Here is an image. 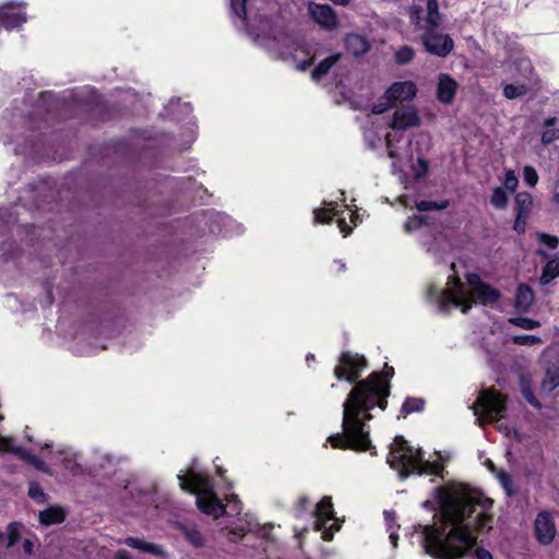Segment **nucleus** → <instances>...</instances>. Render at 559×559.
Listing matches in <instances>:
<instances>
[{"mask_svg": "<svg viewBox=\"0 0 559 559\" xmlns=\"http://www.w3.org/2000/svg\"><path fill=\"white\" fill-rule=\"evenodd\" d=\"M393 374H394V369L392 367H389L388 365H385L384 376L386 378H391V377H393Z\"/></svg>", "mask_w": 559, "mask_h": 559, "instance_id": "nucleus-56", "label": "nucleus"}, {"mask_svg": "<svg viewBox=\"0 0 559 559\" xmlns=\"http://www.w3.org/2000/svg\"><path fill=\"white\" fill-rule=\"evenodd\" d=\"M312 63V59L304 61L297 66L298 70L305 71Z\"/></svg>", "mask_w": 559, "mask_h": 559, "instance_id": "nucleus-54", "label": "nucleus"}, {"mask_svg": "<svg viewBox=\"0 0 559 559\" xmlns=\"http://www.w3.org/2000/svg\"><path fill=\"white\" fill-rule=\"evenodd\" d=\"M11 442H12L11 439L3 438L0 436V450H10L13 453H15L16 455H19L22 460H24L25 462H27L28 464L34 466L36 469L41 471L48 475L52 474L51 471L47 467L46 463L43 460H40L38 456L32 454L31 452H28L27 450H25L23 448L19 447V448L12 449Z\"/></svg>", "mask_w": 559, "mask_h": 559, "instance_id": "nucleus-12", "label": "nucleus"}, {"mask_svg": "<svg viewBox=\"0 0 559 559\" xmlns=\"http://www.w3.org/2000/svg\"><path fill=\"white\" fill-rule=\"evenodd\" d=\"M341 53H334L323 59L311 73V78L313 80H320L322 76L329 73L331 68L340 60Z\"/></svg>", "mask_w": 559, "mask_h": 559, "instance_id": "nucleus-24", "label": "nucleus"}, {"mask_svg": "<svg viewBox=\"0 0 559 559\" xmlns=\"http://www.w3.org/2000/svg\"><path fill=\"white\" fill-rule=\"evenodd\" d=\"M28 496L39 503H44L47 499V495L36 484L29 486Z\"/></svg>", "mask_w": 559, "mask_h": 559, "instance_id": "nucleus-44", "label": "nucleus"}, {"mask_svg": "<svg viewBox=\"0 0 559 559\" xmlns=\"http://www.w3.org/2000/svg\"><path fill=\"white\" fill-rule=\"evenodd\" d=\"M537 239L540 243L547 246L551 250L556 249L559 245V238L557 236L546 233H537Z\"/></svg>", "mask_w": 559, "mask_h": 559, "instance_id": "nucleus-41", "label": "nucleus"}, {"mask_svg": "<svg viewBox=\"0 0 559 559\" xmlns=\"http://www.w3.org/2000/svg\"><path fill=\"white\" fill-rule=\"evenodd\" d=\"M62 464L66 469L70 471L73 475L83 473L82 466L76 462L74 456H67L63 459Z\"/></svg>", "mask_w": 559, "mask_h": 559, "instance_id": "nucleus-42", "label": "nucleus"}, {"mask_svg": "<svg viewBox=\"0 0 559 559\" xmlns=\"http://www.w3.org/2000/svg\"><path fill=\"white\" fill-rule=\"evenodd\" d=\"M25 527L21 522H11L5 531L7 534V544L5 548H11L14 546L21 538Z\"/></svg>", "mask_w": 559, "mask_h": 559, "instance_id": "nucleus-25", "label": "nucleus"}, {"mask_svg": "<svg viewBox=\"0 0 559 559\" xmlns=\"http://www.w3.org/2000/svg\"><path fill=\"white\" fill-rule=\"evenodd\" d=\"M472 408L476 420L483 425V420H497L502 417L506 406L501 394L493 389H488L479 393Z\"/></svg>", "mask_w": 559, "mask_h": 559, "instance_id": "nucleus-6", "label": "nucleus"}, {"mask_svg": "<svg viewBox=\"0 0 559 559\" xmlns=\"http://www.w3.org/2000/svg\"><path fill=\"white\" fill-rule=\"evenodd\" d=\"M26 21V16L22 12H17L12 2L0 7V24L7 29L20 26Z\"/></svg>", "mask_w": 559, "mask_h": 559, "instance_id": "nucleus-15", "label": "nucleus"}, {"mask_svg": "<svg viewBox=\"0 0 559 559\" xmlns=\"http://www.w3.org/2000/svg\"><path fill=\"white\" fill-rule=\"evenodd\" d=\"M439 459L428 461L424 459L421 449H415L402 437L397 436L390 448L388 463L399 472L401 479L412 474L435 475L443 478L444 459L438 453Z\"/></svg>", "mask_w": 559, "mask_h": 559, "instance_id": "nucleus-4", "label": "nucleus"}, {"mask_svg": "<svg viewBox=\"0 0 559 559\" xmlns=\"http://www.w3.org/2000/svg\"><path fill=\"white\" fill-rule=\"evenodd\" d=\"M340 227H341V230L343 233H345V235H347L349 233V228H347V225L344 219L340 221Z\"/></svg>", "mask_w": 559, "mask_h": 559, "instance_id": "nucleus-58", "label": "nucleus"}, {"mask_svg": "<svg viewBox=\"0 0 559 559\" xmlns=\"http://www.w3.org/2000/svg\"><path fill=\"white\" fill-rule=\"evenodd\" d=\"M309 12L312 19L328 29H333L337 25V17L329 4H309Z\"/></svg>", "mask_w": 559, "mask_h": 559, "instance_id": "nucleus-13", "label": "nucleus"}, {"mask_svg": "<svg viewBox=\"0 0 559 559\" xmlns=\"http://www.w3.org/2000/svg\"><path fill=\"white\" fill-rule=\"evenodd\" d=\"M5 544H7V534H5V532L0 531V545L5 547Z\"/></svg>", "mask_w": 559, "mask_h": 559, "instance_id": "nucleus-59", "label": "nucleus"}, {"mask_svg": "<svg viewBox=\"0 0 559 559\" xmlns=\"http://www.w3.org/2000/svg\"><path fill=\"white\" fill-rule=\"evenodd\" d=\"M554 201L559 204V191L556 192L555 197H554Z\"/></svg>", "mask_w": 559, "mask_h": 559, "instance_id": "nucleus-62", "label": "nucleus"}, {"mask_svg": "<svg viewBox=\"0 0 559 559\" xmlns=\"http://www.w3.org/2000/svg\"><path fill=\"white\" fill-rule=\"evenodd\" d=\"M437 502L443 523L452 527L445 533L431 525L424 526L425 552L436 559H461L476 546L473 531L490 528L491 516L487 511L493 501L464 487H438Z\"/></svg>", "mask_w": 559, "mask_h": 559, "instance_id": "nucleus-1", "label": "nucleus"}, {"mask_svg": "<svg viewBox=\"0 0 559 559\" xmlns=\"http://www.w3.org/2000/svg\"><path fill=\"white\" fill-rule=\"evenodd\" d=\"M123 544L128 547L138 549L142 552L151 554L156 557H165L166 556V552L164 551V549L160 546L145 542L144 539H141L138 537H127L123 540Z\"/></svg>", "mask_w": 559, "mask_h": 559, "instance_id": "nucleus-17", "label": "nucleus"}, {"mask_svg": "<svg viewBox=\"0 0 559 559\" xmlns=\"http://www.w3.org/2000/svg\"><path fill=\"white\" fill-rule=\"evenodd\" d=\"M426 219L427 217L421 215L409 217L405 223L404 228L406 231L418 229L426 223Z\"/></svg>", "mask_w": 559, "mask_h": 559, "instance_id": "nucleus-43", "label": "nucleus"}, {"mask_svg": "<svg viewBox=\"0 0 559 559\" xmlns=\"http://www.w3.org/2000/svg\"><path fill=\"white\" fill-rule=\"evenodd\" d=\"M115 559H132V558L127 550L120 549L116 552Z\"/></svg>", "mask_w": 559, "mask_h": 559, "instance_id": "nucleus-53", "label": "nucleus"}, {"mask_svg": "<svg viewBox=\"0 0 559 559\" xmlns=\"http://www.w3.org/2000/svg\"><path fill=\"white\" fill-rule=\"evenodd\" d=\"M522 64L524 66L525 71H528L530 74L533 73V68L531 67L530 62L523 61Z\"/></svg>", "mask_w": 559, "mask_h": 559, "instance_id": "nucleus-60", "label": "nucleus"}, {"mask_svg": "<svg viewBox=\"0 0 559 559\" xmlns=\"http://www.w3.org/2000/svg\"><path fill=\"white\" fill-rule=\"evenodd\" d=\"M526 218L527 217H520L518 214H516V218H515V222H514V226H513V229L521 234V233H524L525 230V225H526Z\"/></svg>", "mask_w": 559, "mask_h": 559, "instance_id": "nucleus-49", "label": "nucleus"}, {"mask_svg": "<svg viewBox=\"0 0 559 559\" xmlns=\"http://www.w3.org/2000/svg\"><path fill=\"white\" fill-rule=\"evenodd\" d=\"M409 20L416 29H423L425 32L424 20L421 19V8L420 7L413 5L409 8Z\"/></svg>", "mask_w": 559, "mask_h": 559, "instance_id": "nucleus-37", "label": "nucleus"}, {"mask_svg": "<svg viewBox=\"0 0 559 559\" xmlns=\"http://www.w3.org/2000/svg\"><path fill=\"white\" fill-rule=\"evenodd\" d=\"M425 406V401L420 397H407L402 405L401 416L406 417L413 412H420Z\"/></svg>", "mask_w": 559, "mask_h": 559, "instance_id": "nucleus-30", "label": "nucleus"}, {"mask_svg": "<svg viewBox=\"0 0 559 559\" xmlns=\"http://www.w3.org/2000/svg\"><path fill=\"white\" fill-rule=\"evenodd\" d=\"M309 502L308 498L306 497H301L298 501V506L301 510H304L307 506V503Z\"/></svg>", "mask_w": 559, "mask_h": 559, "instance_id": "nucleus-55", "label": "nucleus"}, {"mask_svg": "<svg viewBox=\"0 0 559 559\" xmlns=\"http://www.w3.org/2000/svg\"><path fill=\"white\" fill-rule=\"evenodd\" d=\"M557 122V118L551 117L545 120L544 126L547 128L542 134V142L545 145L552 143L559 139V129L554 128Z\"/></svg>", "mask_w": 559, "mask_h": 559, "instance_id": "nucleus-27", "label": "nucleus"}, {"mask_svg": "<svg viewBox=\"0 0 559 559\" xmlns=\"http://www.w3.org/2000/svg\"><path fill=\"white\" fill-rule=\"evenodd\" d=\"M533 206V197L528 192H519L515 195L514 210L520 217H528Z\"/></svg>", "mask_w": 559, "mask_h": 559, "instance_id": "nucleus-22", "label": "nucleus"}, {"mask_svg": "<svg viewBox=\"0 0 559 559\" xmlns=\"http://www.w3.org/2000/svg\"><path fill=\"white\" fill-rule=\"evenodd\" d=\"M33 542L28 538L23 540V550L26 555L31 556L33 554Z\"/></svg>", "mask_w": 559, "mask_h": 559, "instance_id": "nucleus-51", "label": "nucleus"}, {"mask_svg": "<svg viewBox=\"0 0 559 559\" xmlns=\"http://www.w3.org/2000/svg\"><path fill=\"white\" fill-rule=\"evenodd\" d=\"M247 1L248 0H230L233 13L241 20H246L247 17Z\"/></svg>", "mask_w": 559, "mask_h": 559, "instance_id": "nucleus-38", "label": "nucleus"}, {"mask_svg": "<svg viewBox=\"0 0 559 559\" xmlns=\"http://www.w3.org/2000/svg\"><path fill=\"white\" fill-rule=\"evenodd\" d=\"M535 536L542 545H549L552 543L557 528L554 522V518L550 512L542 511L537 514L535 522Z\"/></svg>", "mask_w": 559, "mask_h": 559, "instance_id": "nucleus-10", "label": "nucleus"}, {"mask_svg": "<svg viewBox=\"0 0 559 559\" xmlns=\"http://www.w3.org/2000/svg\"><path fill=\"white\" fill-rule=\"evenodd\" d=\"M530 87L526 84H506L503 95L508 99H515L528 93Z\"/></svg>", "mask_w": 559, "mask_h": 559, "instance_id": "nucleus-29", "label": "nucleus"}, {"mask_svg": "<svg viewBox=\"0 0 559 559\" xmlns=\"http://www.w3.org/2000/svg\"><path fill=\"white\" fill-rule=\"evenodd\" d=\"M421 124L418 110L413 105H402L393 114L389 127L393 130H407Z\"/></svg>", "mask_w": 559, "mask_h": 559, "instance_id": "nucleus-9", "label": "nucleus"}, {"mask_svg": "<svg viewBox=\"0 0 559 559\" xmlns=\"http://www.w3.org/2000/svg\"><path fill=\"white\" fill-rule=\"evenodd\" d=\"M559 276V259H552L544 266L539 283L542 286L549 285L552 280Z\"/></svg>", "mask_w": 559, "mask_h": 559, "instance_id": "nucleus-23", "label": "nucleus"}, {"mask_svg": "<svg viewBox=\"0 0 559 559\" xmlns=\"http://www.w3.org/2000/svg\"><path fill=\"white\" fill-rule=\"evenodd\" d=\"M345 46L356 57L365 55L370 48L368 40L359 34L347 35Z\"/></svg>", "mask_w": 559, "mask_h": 559, "instance_id": "nucleus-19", "label": "nucleus"}, {"mask_svg": "<svg viewBox=\"0 0 559 559\" xmlns=\"http://www.w3.org/2000/svg\"><path fill=\"white\" fill-rule=\"evenodd\" d=\"M38 520L45 526L60 524L66 520V511L60 506H51L39 512Z\"/></svg>", "mask_w": 559, "mask_h": 559, "instance_id": "nucleus-18", "label": "nucleus"}, {"mask_svg": "<svg viewBox=\"0 0 559 559\" xmlns=\"http://www.w3.org/2000/svg\"><path fill=\"white\" fill-rule=\"evenodd\" d=\"M523 177L524 181L532 188L535 187L538 182V175L533 166H524Z\"/></svg>", "mask_w": 559, "mask_h": 559, "instance_id": "nucleus-40", "label": "nucleus"}, {"mask_svg": "<svg viewBox=\"0 0 559 559\" xmlns=\"http://www.w3.org/2000/svg\"><path fill=\"white\" fill-rule=\"evenodd\" d=\"M448 206V202H435V201H426L423 200L416 203V209L420 212L436 211V210H444Z\"/></svg>", "mask_w": 559, "mask_h": 559, "instance_id": "nucleus-36", "label": "nucleus"}, {"mask_svg": "<svg viewBox=\"0 0 559 559\" xmlns=\"http://www.w3.org/2000/svg\"><path fill=\"white\" fill-rule=\"evenodd\" d=\"M421 43L429 53L438 57H447L454 48L450 35L439 33L437 28L425 29Z\"/></svg>", "mask_w": 559, "mask_h": 559, "instance_id": "nucleus-8", "label": "nucleus"}, {"mask_svg": "<svg viewBox=\"0 0 559 559\" xmlns=\"http://www.w3.org/2000/svg\"><path fill=\"white\" fill-rule=\"evenodd\" d=\"M468 289L465 290L459 278H453V289H448L438 295L437 289L431 286L428 288V298L437 297L439 309L443 312L449 311V306L460 307L463 313L472 308V305L479 302L484 306L496 304L501 294L490 285L484 283L477 274L466 276Z\"/></svg>", "mask_w": 559, "mask_h": 559, "instance_id": "nucleus-3", "label": "nucleus"}, {"mask_svg": "<svg viewBox=\"0 0 559 559\" xmlns=\"http://www.w3.org/2000/svg\"><path fill=\"white\" fill-rule=\"evenodd\" d=\"M414 49L409 46H403L395 52V61L399 64H406L414 58Z\"/></svg>", "mask_w": 559, "mask_h": 559, "instance_id": "nucleus-33", "label": "nucleus"}, {"mask_svg": "<svg viewBox=\"0 0 559 559\" xmlns=\"http://www.w3.org/2000/svg\"><path fill=\"white\" fill-rule=\"evenodd\" d=\"M508 194L502 187L495 188L490 198V203L497 209H504L508 205Z\"/></svg>", "mask_w": 559, "mask_h": 559, "instance_id": "nucleus-32", "label": "nucleus"}, {"mask_svg": "<svg viewBox=\"0 0 559 559\" xmlns=\"http://www.w3.org/2000/svg\"><path fill=\"white\" fill-rule=\"evenodd\" d=\"M522 394L525 397V400L534 407L539 408L540 404L536 400L531 386L528 384H522Z\"/></svg>", "mask_w": 559, "mask_h": 559, "instance_id": "nucleus-45", "label": "nucleus"}, {"mask_svg": "<svg viewBox=\"0 0 559 559\" xmlns=\"http://www.w3.org/2000/svg\"><path fill=\"white\" fill-rule=\"evenodd\" d=\"M393 107H395V106L393 105L391 99L386 98V93H385L383 95V97L380 99V102L372 106L371 112L373 115H381Z\"/></svg>", "mask_w": 559, "mask_h": 559, "instance_id": "nucleus-39", "label": "nucleus"}, {"mask_svg": "<svg viewBox=\"0 0 559 559\" xmlns=\"http://www.w3.org/2000/svg\"><path fill=\"white\" fill-rule=\"evenodd\" d=\"M180 531L186 539L195 548L204 546V538L202 534L194 527L189 525H181Z\"/></svg>", "mask_w": 559, "mask_h": 559, "instance_id": "nucleus-26", "label": "nucleus"}, {"mask_svg": "<svg viewBox=\"0 0 559 559\" xmlns=\"http://www.w3.org/2000/svg\"><path fill=\"white\" fill-rule=\"evenodd\" d=\"M512 342L515 345L533 346L543 343V340L537 335H514Z\"/></svg>", "mask_w": 559, "mask_h": 559, "instance_id": "nucleus-35", "label": "nucleus"}, {"mask_svg": "<svg viewBox=\"0 0 559 559\" xmlns=\"http://www.w3.org/2000/svg\"><path fill=\"white\" fill-rule=\"evenodd\" d=\"M384 519L386 521L388 532L390 533V539L393 547L397 546L399 535L394 524V513L390 511L384 512Z\"/></svg>", "mask_w": 559, "mask_h": 559, "instance_id": "nucleus-34", "label": "nucleus"}, {"mask_svg": "<svg viewBox=\"0 0 559 559\" xmlns=\"http://www.w3.org/2000/svg\"><path fill=\"white\" fill-rule=\"evenodd\" d=\"M386 98L391 99L394 106L396 103L409 102L417 94V87L412 81H402L393 83L386 90Z\"/></svg>", "mask_w": 559, "mask_h": 559, "instance_id": "nucleus-11", "label": "nucleus"}, {"mask_svg": "<svg viewBox=\"0 0 559 559\" xmlns=\"http://www.w3.org/2000/svg\"><path fill=\"white\" fill-rule=\"evenodd\" d=\"M519 185V180L513 170H508L504 178V188L510 191H514Z\"/></svg>", "mask_w": 559, "mask_h": 559, "instance_id": "nucleus-46", "label": "nucleus"}, {"mask_svg": "<svg viewBox=\"0 0 559 559\" xmlns=\"http://www.w3.org/2000/svg\"><path fill=\"white\" fill-rule=\"evenodd\" d=\"M385 141H386V146L389 148V155L391 157H393L394 154H393V151L391 150V147H392V142L395 141L394 135L392 133H388L385 136ZM396 141H399V139H396Z\"/></svg>", "mask_w": 559, "mask_h": 559, "instance_id": "nucleus-52", "label": "nucleus"}, {"mask_svg": "<svg viewBox=\"0 0 559 559\" xmlns=\"http://www.w3.org/2000/svg\"><path fill=\"white\" fill-rule=\"evenodd\" d=\"M390 394L388 382L378 373L356 383L343 404V432L329 438L333 448L366 451L371 448L369 432L365 431V420L372 418L369 413L374 406L384 409Z\"/></svg>", "mask_w": 559, "mask_h": 559, "instance_id": "nucleus-2", "label": "nucleus"}, {"mask_svg": "<svg viewBox=\"0 0 559 559\" xmlns=\"http://www.w3.org/2000/svg\"><path fill=\"white\" fill-rule=\"evenodd\" d=\"M316 515V530L321 531L323 530V524L321 522L333 519V504L330 497H324L317 504Z\"/></svg>", "mask_w": 559, "mask_h": 559, "instance_id": "nucleus-21", "label": "nucleus"}, {"mask_svg": "<svg viewBox=\"0 0 559 559\" xmlns=\"http://www.w3.org/2000/svg\"><path fill=\"white\" fill-rule=\"evenodd\" d=\"M475 556L477 559H492V555L484 548H476Z\"/></svg>", "mask_w": 559, "mask_h": 559, "instance_id": "nucleus-50", "label": "nucleus"}, {"mask_svg": "<svg viewBox=\"0 0 559 559\" xmlns=\"http://www.w3.org/2000/svg\"><path fill=\"white\" fill-rule=\"evenodd\" d=\"M559 385V369L548 368L542 383V389L547 392L554 391Z\"/></svg>", "mask_w": 559, "mask_h": 559, "instance_id": "nucleus-28", "label": "nucleus"}, {"mask_svg": "<svg viewBox=\"0 0 559 559\" xmlns=\"http://www.w3.org/2000/svg\"><path fill=\"white\" fill-rule=\"evenodd\" d=\"M537 253H538L539 255H544V257H546L545 251H543V250H540V249L537 251Z\"/></svg>", "mask_w": 559, "mask_h": 559, "instance_id": "nucleus-63", "label": "nucleus"}, {"mask_svg": "<svg viewBox=\"0 0 559 559\" xmlns=\"http://www.w3.org/2000/svg\"><path fill=\"white\" fill-rule=\"evenodd\" d=\"M366 364L362 356L343 353L338 359V365L334 369V374L338 380L345 379L349 383H355Z\"/></svg>", "mask_w": 559, "mask_h": 559, "instance_id": "nucleus-7", "label": "nucleus"}, {"mask_svg": "<svg viewBox=\"0 0 559 559\" xmlns=\"http://www.w3.org/2000/svg\"><path fill=\"white\" fill-rule=\"evenodd\" d=\"M333 537V534L332 532L328 531V530H324L323 533H322V538L324 540H331Z\"/></svg>", "mask_w": 559, "mask_h": 559, "instance_id": "nucleus-57", "label": "nucleus"}, {"mask_svg": "<svg viewBox=\"0 0 559 559\" xmlns=\"http://www.w3.org/2000/svg\"><path fill=\"white\" fill-rule=\"evenodd\" d=\"M332 1L340 5H346L349 2V0H332Z\"/></svg>", "mask_w": 559, "mask_h": 559, "instance_id": "nucleus-61", "label": "nucleus"}, {"mask_svg": "<svg viewBox=\"0 0 559 559\" xmlns=\"http://www.w3.org/2000/svg\"><path fill=\"white\" fill-rule=\"evenodd\" d=\"M313 213L316 223H329L332 219L328 210L318 209Z\"/></svg>", "mask_w": 559, "mask_h": 559, "instance_id": "nucleus-47", "label": "nucleus"}, {"mask_svg": "<svg viewBox=\"0 0 559 559\" xmlns=\"http://www.w3.org/2000/svg\"><path fill=\"white\" fill-rule=\"evenodd\" d=\"M180 488L197 496V506L205 514L219 518L225 513V506L219 501L211 480L201 474L178 475Z\"/></svg>", "mask_w": 559, "mask_h": 559, "instance_id": "nucleus-5", "label": "nucleus"}, {"mask_svg": "<svg viewBox=\"0 0 559 559\" xmlns=\"http://www.w3.org/2000/svg\"><path fill=\"white\" fill-rule=\"evenodd\" d=\"M508 321L510 324L523 330H535L540 326L539 321L526 317H514L510 318Z\"/></svg>", "mask_w": 559, "mask_h": 559, "instance_id": "nucleus-31", "label": "nucleus"}, {"mask_svg": "<svg viewBox=\"0 0 559 559\" xmlns=\"http://www.w3.org/2000/svg\"><path fill=\"white\" fill-rule=\"evenodd\" d=\"M535 295L527 284H520L515 294V307L520 312H527L533 306Z\"/></svg>", "mask_w": 559, "mask_h": 559, "instance_id": "nucleus-16", "label": "nucleus"}, {"mask_svg": "<svg viewBox=\"0 0 559 559\" xmlns=\"http://www.w3.org/2000/svg\"><path fill=\"white\" fill-rule=\"evenodd\" d=\"M233 510H234L236 513H239V511H240V509H239L237 506H235V507L233 508Z\"/></svg>", "mask_w": 559, "mask_h": 559, "instance_id": "nucleus-64", "label": "nucleus"}, {"mask_svg": "<svg viewBox=\"0 0 559 559\" xmlns=\"http://www.w3.org/2000/svg\"><path fill=\"white\" fill-rule=\"evenodd\" d=\"M427 13L424 19L425 29L438 28L441 25L442 17L439 12L438 0H427Z\"/></svg>", "mask_w": 559, "mask_h": 559, "instance_id": "nucleus-20", "label": "nucleus"}, {"mask_svg": "<svg viewBox=\"0 0 559 559\" xmlns=\"http://www.w3.org/2000/svg\"><path fill=\"white\" fill-rule=\"evenodd\" d=\"M457 90V83L447 73H441L438 78L437 98L442 104L449 105L453 102Z\"/></svg>", "mask_w": 559, "mask_h": 559, "instance_id": "nucleus-14", "label": "nucleus"}, {"mask_svg": "<svg viewBox=\"0 0 559 559\" xmlns=\"http://www.w3.org/2000/svg\"><path fill=\"white\" fill-rule=\"evenodd\" d=\"M497 476L501 485L509 491V487L512 485V476L506 471H500Z\"/></svg>", "mask_w": 559, "mask_h": 559, "instance_id": "nucleus-48", "label": "nucleus"}]
</instances>
